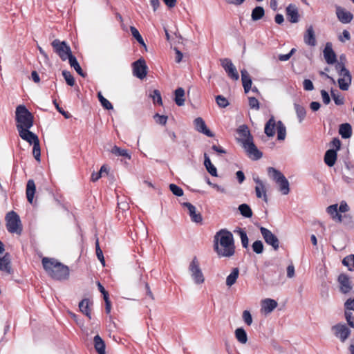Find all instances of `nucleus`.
Segmentation results:
<instances>
[{"label": "nucleus", "instance_id": "nucleus-1", "mask_svg": "<svg viewBox=\"0 0 354 354\" xmlns=\"http://www.w3.org/2000/svg\"><path fill=\"white\" fill-rule=\"evenodd\" d=\"M214 248L219 257H230L234 254L235 245L232 234L221 230L214 237Z\"/></svg>", "mask_w": 354, "mask_h": 354}, {"label": "nucleus", "instance_id": "nucleus-2", "mask_svg": "<svg viewBox=\"0 0 354 354\" xmlns=\"http://www.w3.org/2000/svg\"><path fill=\"white\" fill-rule=\"evenodd\" d=\"M42 265L46 273L54 279L64 280L69 277L68 267L55 259L44 257Z\"/></svg>", "mask_w": 354, "mask_h": 354}, {"label": "nucleus", "instance_id": "nucleus-3", "mask_svg": "<svg viewBox=\"0 0 354 354\" xmlns=\"http://www.w3.org/2000/svg\"><path fill=\"white\" fill-rule=\"evenodd\" d=\"M17 129H30L33 125V116L32 113L24 105H19L16 109Z\"/></svg>", "mask_w": 354, "mask_h": 354}, {"label": "nucleus", "instance_id": "nucleus-4", "mask_svg": "<svg viewBox=\"0 0 354 354\" xmlns=\"http://www.w3.org/2000/svg\"><path fill=\"white\" fill-rule=\"evenodd\" d=\"M268 174L278 185L279 190L283 195H288L289 194L290 183L280 171L270 167L268 168Z\"/></svg>", "mask_w": 354, "mask_h": 354}, {"label": "nucleus", "instance_id": "nucleus-5", "mask_svg": "<svg viewBox=\"0 0 354 354\" xmlns=\"http://www.w3.org/2000/svg\"><path fill=\"white\" fill-rule=\"evenodd\" d=\"M335 69L339 75L338 79L339 87L342 91H347L351 84L352 77L344 64L342 62H337L335 65Z\"/></svg>", "mask_w": 354, "mask_h": 354}, {"label": "nucleus", "instance_id": "nucleus-6", "mask_svg": "<svg viewBox=\"0 0 354 354\" xmlns=\"http://www.w3.org/2000/svg\"><path fill=\"white\" fill-rule=\"evenodd\" d=\"M6 228L10 233L21 234L22 225L19 215L14 211L9 212L6 216Z\"/></svg>", "mask_w": 354, "mask_h": 354}, {"label": "nucleus", "instance_id": "nucleus-7", "mask_svg": "<svg viewBox=\"0 0 354 354\" xmlns=\"http://www.w3.org/2000/svg\"><path fill=\"white\" fill-rule=\"evenodd\" d=\"M188 270L196 285H201L205 282V277L196 257H194L189 263Z\"/></svg>", "mask_w": 354, "mask_h": 354}, {"label": "nucleus", "instance_id": "nucleus-8", "mask_svg": "<svg viewBox=\"0 0 354 354\" xmlns=\"http://www.w3.org/2000/svg\"><path fill=\"white\" fill-rule=\"evenodd\" d=\"M241 145L250 159L257 160L262 157L263 154L254 145L253 139H250V140L245 142Z\"/></svg>", "mask_w": 354, "mask_h": 354}, {"label": "nucleus", "instance_id": "nucleus-9", "mask_svg": "<svg viewBox=\"0 0 354 354\" xmlns=\"http://www.w3.org/2000/svg\"><path fill=\"white\" fill-rule=\"evenodd\" d=\"M259 230L266 243L271 245L274 250H277L279 248L278 238L270 230L264 227H260Z\"/></svg>", "mask_w": 354, "mask_h": 354}, {"label": "nucleus", "instance_id": "nucleus-10", "mask_svg": "<svg viewBox=\"0 0 354 354\" xmlns=\"http://www.w3.org/2000/svg\"><path fill=\"white\" fill-rule=\"evenodd\" d=\"M133 75L142 80L147 74V66L144 59L140 58L132 64Z\"/></svg>", "mask_w": 354, "mask_h": 354}, {"label": "nucleus", "instance_id": "nucleus-11", "mask_svg": "<svg viewBox=\"0 0 354 354\" xmlns=\"http://www.w3.org/2000/svg\"><path fill=\"white\" fill-rule=\"evenodd\" d=\"M335 336L342 342H344L351 335V330L345 324H337L331 328Z\"/></svg>", "mask_w": 354, "mask_h": 354}, {"label": "nucleus", "instance_id": "nucleus-12", "mask_svg": "<svg viewBox=\"0 0 354 354\" xmlns=\"http://www.w3.org/2000/svg\"><path fill=\"white\" fill-rule=\"evenodd\" d=\"M253 180L256 183L255 186V193L256 196L258 198H263V200L268 203V198L267 196V189L265 183L263 180H261L258 176H253Z\"/></svg>", "mask_w": 354, "mask_h": 354}, {"label": "nucleus", "instance_id": "nucleus-13", "mask_svg": "<svg viewBox=\"0 0 354 354\" xmlns=\"http://www.w3.org/2000/svg\"><path fill=\"white\" fill-rule=\"evenodd\" d=\"M221 66L227 73V75L234 80H238L239 78V73L235 66L232 61L227 58L221 60Z\"/></svg>", "mask_w": 354, "mask_h": 354}, {"label": "nucleus", "instance_id": "nucleus-14", "mask_svg": "<svg viewBox=\"0 0 354 354\" xmlns=\"http://www.w3.org/2000/svg\"><path fill=\"white\" fill-rule=\"evenodd\" d=\"M339 290L343 294L348 293L353 288L350 277L345 274H340L337 279Z\"/></svg>", "mask_w": 354, "mask_h": 354}, {"label": "nucleus", "instance_id": "nucleus-15", "mask_svg": "<svg viewBox=\"0 0 354 354\" xmlns=\"http://www.w3.org/2000/svg\"><path fill=\"white\" fill-rule=\"evenodd\" d=\"M336 15L339 21L342 24H348L353 19V15L341 6L336 7Z\"/></svg>", "mask_w": 354, "mask_h": 354}, {"label": "nucleus", "instance_id": "nucleus-16", "mask_svg": "<svg viewBox=\"0 0 354 354\" xmlns=\"http://www.w3.org/2000/svg\"><path fill=\"white\" fill-rule=\"evenodd\" d=\"M55 52L59 55L63 61L68 59L71 63V57H75L73 55L69 46H54Z\"/></svg>", "mask_w": 354, "mask_h": 354}, {"label": "nucleus", "instance_id": "nucleus-17", "mask_svg": "<svg viewBox=\"0 0 354 354\" xmlns=\"http://www.w3.org/2000/svg\"><path fill=\"white\" fill-rule=\"evenodd\" d=\"M194 124L195 129L200 133L206 135L208 137H214V133L207 127L204 120L202 118H197L194 120Z\"/></svg>", "mask_w": 354, "mask_h": 354}, {"label": "nucleus", "instance_id": "nucleus-18", "mask_svg": "<svg viewBox=\"0 0 354 354\" xmlns=\"http://www.w3.org/2000/svg\"><path fill=\"white\" fill-rule=\"evenodd\" d=\"M183 206L187 209L188 214L191 218V220L196 223L202 222V216L199 212H197L196 208L190 203H184Z\"/></svg>", "mask_w": 354, "mask_h": 354}, {"label": "nucleus", "instance_id": "nucleus-19", "mask_svg": "<svg viewBox=\"0 0 354 354\" xmlns=\"http://www.w3.org/2000/svg\"><path fill=\"white\" fill-rule=\"evenodd\" d=\"M10 260V256L8 253L5 254L3 257L0 256V271L6 274L12 272Z\"/></svg>", "mask_w": 354, "mask_h": 354}, {"label": "nucleus", "instance_id": "nucleus-20", "mask_svg": "<svg viewBox=\"0 0 354 354\" xmlns=\"http://www.w3.org/2000/svg\"><path fill=\"white\" fill-rule=\"evenodd\" d=\"M286 17L291 23H297L299 21V15L297 6L294 4L288 6L286 10Z\"/></svg>", "mask_w": 354, "mask_h": 354}, {"label": "nucleus", "instance_id": "nucleus-21", "mask_svg": "<svg viewBox=\"0 0 354 354\" xmlns=\"http://www.w3.org/2000/svg\"><path fill=\"white\" fill-rule=\"evenodd\" d=\"M238 133L240 136V138H238V142L240 145L245 143L250 140V139H253L248 127L246 125H241L239 127Z\"/></svg>", "mask_w": 354, "mask_h": 354}, {"label": "nucleus", "instance_id": "nucleus-22", "mask_svg": "<svg viewBox=\"0 0 354 354\" xmlns=\"http://www.w3.org/2000/svg\"><path fill=\"white\" fill-rule=\"evenodd\" d=\"M29 129H20V131H18L19 134L21 139L26 140L30 145H34L37 141L39 140L38 137L34 133L30 131Z\"/></svg>", "mask_w": 354, "mask_h": 354}, {"label": "nucleus", "instance_id": "nucleus-23", "mask_svg": "<svg viewBox=\"0 0 354 354\" xmlns=\"http://www.w3.org/2000/svg\"><path fill=\"white\" fill-rule=\"evenodd\" d=\"M277 302L272 299H265L261 302V311L265 314H269L277 306Z\"/></svg>", "mask_w": 354, "mask_h": 354}, {"label": "nucleus", "instance_id": "nucleus-24", "mask_svg": "<svg viewBox=\"0 0 354 354\" xmlns=\"http://www.w3.org/2000/svg\"><path fill=\"white\" fill-rule=\"evenodd\" d=\"M326 212L330 216L333 220L339 223L342 221V216L338 212L337 204H333L327 207Z\"/></svg>", "mask_w": 354, "mask_h": 354}, {"label": "nucleus", "instance_id": "nucleus-25", "mask_svg": "<svg viewBox=\"0 0 354 354\" xmlns=\"http://www.w3.org/2000/svg\"><path fill=\"white\" fill-rule=\"evenodd\" d=\"M324 57L328 64H335L337 61L336 55L330 46H326L324 50Z\"/></svg>", "mask_w": 354, "mask_h": 354}, {"label": "nucleus", "instance_id": "nucleus-26", "mask_svg": "<svg viewBox=\"0 0 354 354\" xmlns=\"http://www.w3.org/2000/svg\"><path fill=\"white\" fill-rule=\"evenodd\" d=\"M241 80L243 83V86L244 88V91L245 93H248L252 86V80L251 77L245 69H243L241 71Z\"/></svg>", "mask_w": 354, "mask_h": 354}, {"label": "nucleus", "instance_id": "nucleus-27", "mask_svg": "<svg viewBox=\"0 0 354 354\" xmlns=\"http://www.w3.org/2000/svg\"><path fill=\"white\" fill-rule=\"evenodd\" d=\"M337 160V152L336 150L329 149L326 151L324 156V162L325 163L329 166L333 167Z\"/></svg>", "mask_w": 354, "mask_h": 354}, {"label": "nucleus", "instance_id": "nucleus-28", "mask_svg": "<svg viewBox=\"0 0 354 354\" xmlns=\"http://www.w3.org/2000/svg\"><path fill=\"white\" fill-rule=\"evenodd\" d=\"M35 190H36V187H35L34 180H31V179L29 180L28 181L27 185H26V196H27L28 201L31 204L33 202Z\"/></svg>", "mask_w": 354, "mask_h": 354}, {"label": "nucleus", "instance_id": "nucleus-29", "mask_svg": "<svg viewBox=\"0 0 354 354\" xmlns=\"http://www.w3.org/2000/svg\"><path fill=\"white\" fill-rule=\"evenodd\" d=\"M239 276V269L238 268H234L230 274L226 278V286L231 287L236 282V280Z\"/></svg>", "mask_w": 354, "mask_h": 354}, {"label": "nucleus", "instance_id": "nucleus-30", "mask_svg": "<svg viewBox=\"0 0 354 354\" xmlns=\"http://www.w3.org/2000/svg\"><path fill=\"white\" fill-rule=\"evenodd\" d=\"M304 39L306 44H315V35L312 26H310L307 28L306 33L304 34Z\"/></svg>", "mask_w": 354, "mask_h": 354}, {"label": "nucleus", "instance_id": "nucleus-31", "mask_svg": "<svg viewBox=\"0 0 354 354\" xmlns=\"http://www.w3.org/2000/svg\"><path fill=\"white\" fill-rule=\"evenodd\" d=\"M339 133L342 138H349L352 136V127L348 123H344L339 126Z\"/></svg>", "mask_w": 354, "mask_h": 354}, {"label": "nucleus", "instance_id": "nucleus-32", "mask_svg": "<svg viewBox=\"0 0 354 354\" xmlns=\"http://www.w3.org/2000/svg\"><path fill=\"white\" fill-rule=\"evenodd\" d=\"M204 165L207 169V171L212 176H217V169L216 167L212 163L209 156L207 153L204 154Z\"/></svg>", "mask_w": 354, "mask_h": 354}, {"label": "nucleus", "instance_id": "nucleus-33", "mask_svg": "<svg viewBox=\"0 0 354 354\" xmlns=\"http://www.w3.org/2000/svg\"><path fill=\"white\" fill-rule=\"evenodd\" d=\"M275 125H276V122H275V120L274 119L273 117H272L266 124V126H265V129H264V131H265V133L268 136V137H272L274 136V133H275V131H274V129H275Z\"/></svg>", "mask_w": 354, "mask_h": 354}, {"label": "nucleus", "instance_id": "nucleus-34", "mask_svg": "<svg viewBox=\"0 0 354 354\" xmlns=\"http://www.w3.org/2000/svg\"><path fill=\"white\" fill-rule=\"evenodd\" d=\"M95 348L99 354H105V344L100 335L94 337Z\"/></svg>", "mask_w": 354, "mask_h": 354}, {"label": "nucleus", "instance_id": "nucleus-35", "mask_svg": "<svg viewBox=\"0 0 354 354\" xmlns=\"http://www.w3.org/2000/svg\"><path fill=\"white\" fill-rule=\"evenodd\" d=\"M185 90L180 87L175 91V102L179 106H183L185 104Z\"/></svg>", "mask_w": 354, "mask_h": 354}, {"label": "nucleus", "instance_id": "nucleus-36", "mask_svg": "<svg viewBox=\"0 0 354 354\" xmlns=\"http://www.w3.org/2000/svg\"><path fill=\"white\" fill-rule=\"evenodd\" d=\"M294 108L297 114V117L298 118V121L299 123H301L306 118V109L303 106L297 103L294 104Z\"/></svg>", "mask_w": 354, "mask_h": 354}, {"label": "nucleus", "instance_id": "nucleus-37", "mask_svg": "<svg viewBox=\"0 0 354 354\" xmlns=\"http://www.w3.org/2000/svg\"><path fill=\"white\" fill-rule=\"evenodd\" d=\"M79 308L80 311L86 315L89 319H91V310L89 308V300L84 299L82 300L79 304Z\"/></svg>", "mask_w": 354, "mask_h": 354}, {"label": "nucleus", "instance_id": "nucleus-38", "mask_svg": "<svg viewBox=\"0 0 354 354\" xmlns=\"http://www.w3.org/2000/svg\"><path fill=\"white\" fill-rule=\"evenodd\" d=\"M235 337L238 342L245 344L248 342V335L245 330L243 328H238L235 330Z\"/></svg>", "mask_w": 354, "mask_h": 354}, {"label": "nucleus", "instance_id": "nucleus-39", "mask_svg": "<svg viewBox=\"0 0 354 354\" xmlns=\"http://www.w3.org/2000/svg\"><path fill=\"white\" fill-rule=\"evenodd\" d=\"M265 15V11L263 7L257 6L254 8L251 14V17L253 21H258L261 19Z\"/></svg>", "mask_w": 354, "mask_h": 354}, {"label": "nucleus", "instance_id": "nucleus-40", "mask_svg": "<svg viewBox=\"0 0 354 354\" xmlns=\"http://www.w3.org/2000/svg\"><path fill=\"white\" fill-rule=\"evenodd\" d=\"M111 152L117 156H123L127 158L128 159H131V155L129 153L127 149H121L117 146H114L111 149Z\"/></svg>", "mask_w": 354, "mask_h": 354}, {"label": "nucleus", "instance_id": "nucleus-41", "mask_svg": "<svg viewBox=\"0 0 354 354\" xmlns=\"http://www.w3.org/2000/svg\"><path fill=\"white\" fill-rule=\"evenodd\" d=\"M239 210L241 214L245 218H250L252 216V211L247 204H241L239 206Z\"/></svg>", "mask_w": 354, "mask_h": 354}, {"label": "nucleus", "instance_id": "nucleus-42", "mask_svg": "<svg viewBox=\"0 0 354 354\" xmlns=\"http://www.w3.org/2000/svg\"><path fill=\"white\" fill-rule=\"evenodd\" d=\"M342 263L344 266L347 267L348 270H354V255L350 254L344 258Z\"/></svg>", "mask_w": 354, "mask_h": 354}, {"label": "nucleus", "instance_id": "nucleus-43", "mask_svg": "<svg viewBox=\"0 0 354 354\" xmlns=\"http://www.w3.org/2000/svg\"><path fill=\"white\" fill-rule=\"evenodd\" d=\"M277 138L283 140L286 136V129L281 121L277 122Z\"/></svg>", "mask_w": 354, "mask_h": 354}, {"label": "nucleus", "instance_id": "nucleus-44", "mask_svg": "<svg viewBox=\"0 0 354 354\" xmlns=\"http://www.w3.org/2000/svg\"><path fill=\"white\" fill-rule=\"evenodd\" d=\"M130 31L132 36L137 40L139 44H145L141 35L136 27L130 26Z\"/></svg>", "mask_w": 354, "mask_h": 354}, {"label": "nucleus", "instance_id": "nucleus-45", "mask_svg": "<svg viewBox=\"0 0 354 354\" xmlns=\"http://www.w3.org/2000/svg\"><path fill=\"white\" fill-rule=\"evenodd\" d=\"M70 66L73 67L76 72L81 75L82 77H85V74L82 71V68L80 67L79 63L77 61L75 57H71Z\"/></svg>", "mask_w": 354, "mask_h": 354}, {"label": "nucleus", "instance_id": "nucleus-46", "mask_svg": "<svg viewBox=\"0 0 354 354\" xmlns=\"http://www.w3.org/2000/svg\"><path fill=\"white\" fill-rule=\"evenodd\" d=\"M97 96H98V99H99L102 106L104 109H106L107 110L113 109V107L111 103L108 100H106L105 97H104L101 93H98Z\"/></svg>", "mask_w": 354, "mask_h": 354}, {"label": "nucleus", "instance_id": "nucleus-47", "mask_svg": "<svg viewBox=\"0 0 354 354\" xmlns=\"http://www.w3.org/2000/svg\"><path fill=\"white\" fill-rule=\"evenodd\" d=\"M32 154L37 161L40 162L41 149L39 141H37L33 145Z\"/></svg>", "mask_w": 354, "mask_h": 354}, {"label": "nucleus", "instance_id": "nucleus-48", "mask_svg": "<svg viewBox=\"0 0 354 354\" xmlns=\"http://www.w3.org/2000/svg\"><path fill=\"white\" fill-rule=\"evenodd\" d=\"M252 248L253 251L257 254H261L263 251V244L261 241H255L252 245Z\"/></svg>", "mask_w": 354, "mask_h": 354}, {"label": "nucleus", "instance_id": "nucleus-49", "mask_svg": "<svg viewBox=\"0 0 354 354\" xmlns=\"http://www.w3.org/2000/svg\"><path fill=\"white\" fill-rule=\"evenodd\" d=\"M62 75L63 77H64L66 83L69 85V86H73L74 84H75V80L73 77V75H71V73L69 72V71H62Z\"/></svg>", "mask_w": 354, "mask_h": 354}, {"label": "nucleus", "instance_id": "nucleus-50", "mask_svg": "<svg viewBox=\"0 0 354 354\" xmlns=\"http://www.w3.org/2000/svg\"><path fill=\"white\" fill-rule=\"evenodd\" d=\"M238 232H239V234L240 236L243 247L245 248H248V238L246 232L244 230H241V229H240L238 231Z\"/></svg>", "mask_w": 354, "mask_h": 354}, {"label": "nucleus", "instance_id": "nucleus-51", "mask_svg": "<svg viewBox=\"0 0 354 354\" xmlns=\"http://www.w3.org/2000/svg\"><path fill=\"white\" fill-rule=\"evenodd\" d=\"M216 102L218 106L225 108L229 105L228 100L223 95H217L216 97Z\"/></svg>", "mask_w": 354, "mask_h": 354}, {"label": "nucleus", "instance_id": "nucleus-52", "mask_svg": "<svg viewBox=\"0 0 354 354\" xmlns=\"http://www.w3.org/2000/svg\"><path fill=\"white\" fill-rule=\"evenodd\" d=\"M169 189L173 194L177 196H182L183 195V190L175 184H170Z\"/></svg>", "mask_w": 354, "mask_h": 354}, {"label": "nucleus", "instance_id": "nucleus-53", "mask_svg": "<svg viewBox=\"0 0 354 354\" xmlns=\"http://www.w3.org/2000/svg\"><path fill=\"white\" fill-rule=\"evenodd\" d=\"M95 248H96V254H97V259L100 261V262L102 263V265L104 266L105 265L104 258L103 256L102 251L100 249V245H99L98 239H97L96 242H95Z\"/></svg>", "mask_w": 354, "mask_h": 354}, {"label": "nucleus", "instance_id": "nucleus-54", "mask_svg": "<svg viewBox=\"0 0 354 354\" xmlns=\"http://www.w3.org/2000/svg\"><path fill=\"white\" fill-rule=\"evenodd\" d=\"M242 317L243 322L248 325L250 326L252 324V317L249 310H244L243 312Z\"/></svg>", "mask_w": 354, "mask_h": 354}, {"label": "nucleus", "instance_id": "nucleus-55", "mask_svg": "<svg viewBox=\"0 0 354 354\" xmlns=\"http://www.w3.org/2000/svg\"><path fill=\"white\" fill-rule=\"evenodd\" d=\"M344 315L348 324L354 328V316L350 311L345 310Z\"/></svg>", "mask_w": 354, "mask_h": 354}, {"label": "nucleus", "instance_id": "nucleus-56", "mask_svg": "<svg viewBox=\"0 0 354 354\" xmlns=\"http://www.w3.org/2000/svg\"><path fill=\"white\" fill-rule=\"evenodd\" d=\"M151 97L154 103L157 102L159 104H162L160 93L158 90H154L153 93L151 95Z\"/></svg>", "mask_w": 354, "mask_h": 354}, {"label": "nucleus", "instance_id": "nucleus-57", "mask_svg": "<svg viewBox=\"0 0 354 354\" xmlns=\"http://www.w3.org/2000/svg\"><path fill=\"white\" fill-rule=\"evenodd\" d=\"M249 106L251 109L258 110L259 109V102L256 97H250L248 99Z\"/></svg>", "mask_w": 354, "mask_h": 354}, {"label": "nucleus", "instance_id": "nucleus-58", "mask_svg": "<svg viewBox=\"0 0 354 354\" xmlns=\"http://www.w3.org/2000/svg\"><path fill=\"white\" fill-rule=\"evenodd\" d=\"M295 51H296L295 48H292L290 50V51L287 54H280V55H279V57H278L279 59L282 62L287 61L291 57V56L295 53Z\"/></svg>", "mask_w": 354, "mask_h": 354}, {"label": "nucleus", "instance_id": "nucleus-59", "mask_svg": "<svg viewBox=\"0 0 354 354\" xmlns=\"http://www.w3.org/2000/svg\"><path fill=\"white\" fill-rule=\"evenodd\" d=\"M332 97L335 102V103L337 105H342L344 102V97L341 96L340 95H336L333 93V91L331 92Z\"/></svg>", "mask_w": 354, "mask_h": 354}, {"label": "nucleus", "instance_id": "nucleus-60", "mask_svg": "<svg viewBox=\"0 0 354 354\" xmlns=\"http://www.w3.org/2000/svg\"><path fill=\"white\" fill-rule=\"evenodd\" d=\"M350 209L347 203L344 201L340 202L339 206L338 207L339 213H345L348 212Z\"/></svg>", "mask_w": 354, "mask_h": 354}, {"label": "nucleus", "instance_id": "nucleus-61", "mask_svg": "<svg viewBox=\"0 0 354 354\" xmlns=\"http://www.w3.org/2000/svg\"><path fill=\"white\" fill-rule=\"evenodd\" d=\"M154 118L156 120V122L158 124L165 125L167 123V117L165 115H160L159 114H156L154 115Z\"/></svg>", "mask_w": 354, "mask_h": 354}, {"label": "nucleus", "instance_id": "nucleus-62", "mask_svg": "<svg viewBox=\"0 0 354 354\" xmlns=\"http://www.w3.org/2000/svg\"><path fill=\"white\" fill-rule=\"evenodd\" d=\"M53 104H55L57 110L62 115L64 116L65 118H71V114L68 112H66L65 111H64L61 107H59V104H57V102H56V100H54L53 101Z\"/></svg>", "mask_w": 354, "mask_h": 354}, {"label": "nucleus", "instance_id": "nucleus-63", "mask_svg": "<svg viewBox=\"0 0 354 354\" xmlns=\"http://www.w3.org/2000/svg\"><path fill=\"white\" fill-rule=\"evenodd\" d=\"M303 86L306 91H313L314 89V86L312 81L308 79L304 80Z\"/></svg>", "mask_w": 354, "mask_h": 354}, {"label": "nucleus", "instance_id": "nucleus-64", "mask_svg": "<svg viewBox=\"0 0 354 354\" xmlns=\"http://www.w3.org/2000/svg\"><path fill=\"white\" fill-rule=\"evenodd\" d=\"M321 95H322V97L323 102L325 104H328L330 103V96H329L328 93L326 91L322 90L321 91Z\"/></svg>", "mask_w": 354, "mask_h": 354}]
</instances>
